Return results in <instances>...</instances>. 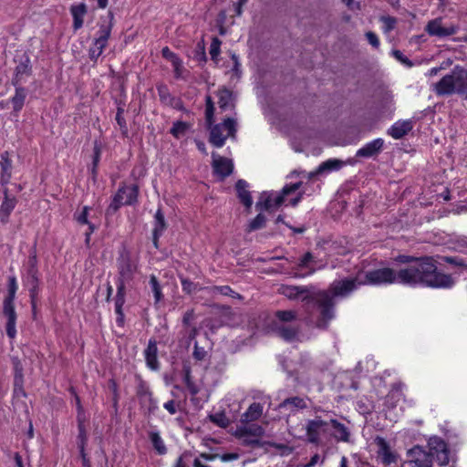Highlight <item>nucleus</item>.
Listing matches in <instances>:
<instances>
[{
    "instance_id": "f257e3e1",
    "label": "nucleus",
    "mask_w": 467,
    "mask_h": 467,
    "mask_svg": "<svg viewBox=\"0 0 467 467\" xmlns=\"http://www.w3.org/2000/svg\"><path fill=\"white\" fill-rule=\"evenodd\" d=\"M277 292L289 300L315 303L320 313L318 327H327V323L334 318V302L332 296L325 291H315L313 286L281 285Z\"/></svg>"
},
{
    "instance_id": "f03ea898",
    "label": "nucleus",
    "mask_w": 467,
    "mask_h": 467,
    "mask_svg": "<svg viewBox=\"0 0 467 467\" xmlns=\"http://www.w3.org/2000/svg\"><path fill=\"white\" fill-rule=\"evenodd\" d=\"M397 261L410 263L420 285L448 288L454 284L451 275L437 271L435 261L431 257H413L399 255Z\"/></svg>"
},
{
    "instance_id": "7ed1b4c3",
    "label": "nucleus",
    "mask_w": 467,
    "mask_h": 467,
    "mask_svg": "<svg viewBox=\"0 0 467 467\" xmlns=\"http://www.w3.org/2000/svg\"><path fill=\"white\" fill-rule=\"evenodd\" d=\"M431 90L439 97L455 94L467 99V69L461 66L454 67L449 74L431 85Z\"/></svg>"
},
{
    "instance_id": "20e7f679",
    "label": "nucleus",
    "mask_w": 467,
    "mask_h": 467,
    "mask_svg": "<svg viewBox=\"0 0 467 467\" xmlns=\"http://www.w3.org/2000/svg\"><path fill=\"white\" fill-rule=\"evenodd\" d=\"M302 182H296L285 185L280 192H264L256 202V208L265 211H274L280 207L286 195L295 192L301 187Z\"/></svg>"
},
{
    "instance_id": "39448f33",
    "label": "nucleus",
    "mask_w": 467,
    "mask_h": 467,
    "mask_svg": "<svg viewBox=\"0 0 467 467\" xmlns=\"http://www.w3.org/2000/svg\"><path fill=\"white\" fill-rule=\"evenodd\" d=\"M208 127L210 129L209 141L216 148L223 147L228 137L234 139L237 131V122L232 118L225 119L220 124H211Z\"/></svg>"
},
{
    "instance_id": "423d86ee",
    "label": "nucleus",
    "mask_w": 467,
    "mask_h": 467,
    "mask_svg": "<svg viewBox=\"0 0 467 467\" xmlns=\"http://www.w3.org/2000/svg\"><path fill=\"white\" fill-rule=\"evenodd\" d=\"M363 283L364 282H362L360 275L350 278L338 279L333 281L329 285L328 290L326 292L332 296V301L334 302L335 306V297H346L349 296L353 291L362 285Z\"/></svg>"
},
{
    "instance_id": "0eeeda50",
    "label": "nucleus",
    "mask_w": 467,
    "mask_h": 467,
    "mask_svg": "<svg viewBox=\"0 0 467 467\" xmlns=\"http://www.w3.org/2000/svg\"><path fill=\"white\" fill-rule=\"evenodd\" d=\"M363 285H381L397 284L396 270L389 267H383L368 271L362 278Z\"/></svg>"
},
{
    "instance_id": "6e6552de",
    "label": "nucleus",
    "mask_w": 467,
    "mask_h": 467,
    "mask_svg": "<svg viewBox=\"0 0 467 467\" xmlns=\"http://www.w3.org/2000/svg\"><path fill=\"white\" fill-rule=\"evenodd\" d=\"M424 30L431 36L444 38L455 35L459 26L451 23L446 24L442 17H436L426 24Z\"/></svg>"
},
{
    "instance_id": "1a4fd4ad",
    "label": "nucleus",
    "mask_w": 467,
    "mask_h": 467,
    "mask_svg": "<svg viewBox=\"0 0 467 467\" xmlns=\"http://www.w3.org/2000/svg\"><path fill=\"white\" fill-rule=\"evenodd\" d=\"M139 189L137 185L120 186L115 194L109 208L117 211L122 205H132L137 202Z\"/></svg>"
},
{
    "instance_id": "9d476101",
    "label": "nucleus",
    "mask_w": 467,
    "mask_h": 467,
    "mask_svg": "<svg viewBox=\"0 0 467 467\" xmlns=\"http://www.w3.org/2000/svg\"><path fill=\"white\" fill-rule=\"evenodd\" d=\"M110 33L111 26L109 24L103 23L99 26L98 36L95 38L92 47H90L88 50L89 58L94 62L98 60L107 47Z\"/></svg>"
},
{
    "instance_id": "9b49d317",
    "label": "nucleus",
    "mask_w": 467,
    "mask_h": 467,
    "mask_svg": "<svg viewBox=\"0 0 467 467\" xmlns=\"http://www.w3.org/2000/svg\"><path fill=\"white\" fill-rule=\"evenodd\" d=\"M26 283L30 292V297L33 306H35V298L38 291V270H37V259L36 253L31 254L28 256L26 264Z\"/></svg>"
},
{
    "instance_id": "f8f14e48",
    "label": "nucleus",
    "mask_w": 467,
    "mask_h": 467,
    "mask_svg": "<svg viewBox=\"0 0 467 467\" xmlns=\"http://www.w3.org/2000/svg\"><path fill=\"white\" fill-rule=\"evenodd\" d=\"M430 452L432 455V461L435 459L440 465L449 463V451L446 443L440 438L431 439Z\"/></svg>"
},
{
    "instance_id": "ddd939ff",
    "label": "nucleus",
    "mask_w": 467,
    "mask_h": 467,
    "mask_svg": "<svg viewBox=\"0 0 467 467\" xmlns=\"http://www.w3.org/2000/svg\"><path fill=\"white\" fill-rule=\"evenodd\" d=\"M118 270L117 284L122 283L126 286V284L132 280L137 266L129 257L123 256L119 260Z\"/></svg>"
},
{
    "instance_id": "4468645a",
    "label": "nucleus",
    "mask_w": 467,
    "mask_h": 467,
    "mask_svg": "<svg viewBox=\"0 0 467 467\" xmlns=\"http://www.w3.org/2000/svg\"><path fill=\"white\" fill-rule=\"evenodd\" d=\"M329 423L324 421L320 418H316L314 420H308L306 431L307 440L311 443H318L320 439V434L322 432H326L328 430Z\"/></svg>"
},
{
    "instance_id": "2eb2a0df",
    "label": "nucleus",
    "mask_w": 467,
    "mask_h": 467,
    "mask_svg": "<svg viewBox=\"0 0 467 467\" xmlns=\"http://www.w3.org/2000/svg\"><path fill=\"white\" fill-rule=\"evenodd\" d=\"M213 162L212 166L213 172L221 179H224L232 174L234 170V163L232 160L219 156L217 153H212Z\"/></svg>"
},
{
    "instance_id": "dca6fc26",
    "label": "nucleus",
    "mask_w": 467,
    "mask_h": 467,
    "mask_svg": "<svg viewBox=\"0 0 467 467\" xmlns=\"http://www.w3.org/2000/svg\"><path fill=\"white\" fill-rule=\"evenodd\" d=\"M409 457L413 467H431L432 455L429 451H424L420 446H415L409 451Z\"/></svg>"
},
{
    "instance_id": "f3484780",
    "label": "nucleus",
    "mask_w": 467,
    "mask_h": 467,
    "mask_svg": "<svg viewBox=\"0 0 467 467\" xmlns=\"http://www.w3.org/2000/svg\"><path fill=\"white\" fill-rule=\"evenodd\" d=\"M3 314L6 317V334L10 338H14L16 335V313L15 310L14 301L3 302Z\"/></svg>"
},
{
    "instance_id": "a211bd4d",
    "label": "nucleus",
    "mask_w": 467,
    "mask_h": 467,
    "mask_svg": "<svg viewBox=\"0 0 467 467\" xmlns=\"http://www.w3.org/2000/svg\"><path fill=\"white\" fill-rule=\"evenodd\" d=\"M405 264V266L396 270L397 284H401L409 286L420 285V283L417 279V275H415L414 271H412V266L410 263Z\"/></svg>"
},
{
    "instance_id": "6ab92c4d",
    "label": "nucleus",
    "mask_w": 467,
    "mask_h": 467,
    "mask_svg": "<svg viewBox=\"0 0 467 467\" xmlns=\"http://www.w3.org/2000/svg\"><path fill=\"white\" fill-rule=\"evenodd\" d=\"M274 331L284 340L292 342L297 338L300 329L298 326L275 323Z\"/></svg>"
},
{
    "instance_id": "aec40b11",
    "label": "nucleus",
    "mask_w": 467,
    "mask_h": 467,
    "mask_svg": "<svg viewBox=\"0 0 467 467\" xmlns=\"http://www.w3.org/2000/svg\"><path fill=\"white\" fill-rule=\"evenodd\" d=\"M374 441L378 448V455L384 464H390L396 462V455L391 451L389 445L384 438L378 436Z\"/></svg>"
},
{
    "instance_id": "412c9836",
    "label": "nucleus",
    "mask_w": 467,
    "mask_h": 467,
    "mask_svg": "<svg viewBox=\"0 0 467 467\" xmlns=\"http://www.w3.org/2000/svg\"><path fill=\"white\" fill-rule=\"evenodd\" d=\"M384 146V140L382 139H376L370 142L365 144L362 148H360L357 153V157L362 158H370L375 155H378Z\"/></svg>"
},
{
    "instance_id": "4be33fe9",
    "label": "nucleus",
    "mask_w": 467,
    "mask_h": 467,
    "mask_svg": "<svg viewBox=\"0 0 467 467\" xmlns=\"http://www.w3.org/2000/svg\"><path fill=\"white\" fill-rule=\"evenodd\" d=\"M412 128L410 120H399L388 130V134L395 140H400L407 135Z\"/></svg>"
},
{
    "instance_id": "5701e85b",
    "label": "nucleus",
    "mask_w": 467,
    "mask_h": 467,
    "mask_svg": "<svg viewBox=\"0 0 467 467\" xmlns=\"http://www.w3.org/2000/svg\"><path fill=\"white\" fill-rule=\"evenodd\" d=\"M166 228L167 224L164 218V214L161 209L159 208L154 215V227L152 230V241L156 248L158 247L159 238L160 236L162 235Z\"/></svg>"
},
{
    "instance_id": "b1692460",
    "label": "nucleus",
    "mask_w": 467,
    "mask_h": 467,
    "mask_svg": "<svg viewBox=\"0 0 467 467\" xmlns=\"http://www.w3.org/2000/svg\"><path fill=\"white\" fill-rule=\"evenodd\" d=\"M31 67L29 65V59L26 58L25 61L20 62L15 70V76L12 79L14 86H19L31 75Z\"/></svg>"
},
{
    "instance_id": "393cba45",
    "label": "nucleus",
    "mask_w": 467,
    "mask_h": 467,
    "mask_svg": "<svg viewBox=\"0 0 467 467\" xmlns=\"http://www.w3.org/2000/svg\"><path fill=\"white\" fill-rule=\"evenodd\" d=\"M328 423L334 429L333 437L337 441H350V431L346 425L334 419L330 420Z\"/></svg>"
},
{
    "instance_id": "a878e982",
    "label": "nucleus",
    "mask_w": 467,
    "mask_h": 467,
    "mask_svg": "<svg viewBox=\"0 0 467 467\" xmlns=\"http://www.w3.org/2000/svg\"><path fill=\"white\" fill-rule=\"evenodd\" d=\"M158 348L154 339H150L146 349L144 350L147 365L151 369H157L159 362L157 358Z\"/></svg>"
},
{
    "instance_id": "bb28decb",
    "label": "nucleus",
    "mask_w": 467,
    "mask_h": 467,
    "mask_svg": "<svg viewBox=\"0 0 467 467\" xmlns=\"http://www.w3.org/2000/svg\"><path fill=\"white\" fill-rule=\"evenodd\" d=\"M263 414V406L260 403H252L246 411L242 415L241 421L243 423H248L251 421L257 420Z\"/></svg>"
},
{
    "instance_id": "cd10ccee",
    "label": "nucleus",
    "mask_w": 467,
    "mask_h": 467,
    "mask_svg": "<svg viewBox=\"0 0 467 467\" xmlns=\"http://www.w3.org/2000/svg\"><path fill=\"white\" fill-rule=\"evenodd\" d=\"M306 408V401L300 397H292L285 399L279 404L280 410H286L289 412H296L298 410Z\"/></svg>"
},
{
    "instance_id": "c85d7f7f",
    "label": "nucleus",
    "mask_w": 467,
    "mask_h": 467,
    "mask_svg": "<svg viewBox=\"0 0 467 467\" xmlns=\"http://www.w3.org/2000/svg\"><path fill=\"white\" fill-rule=\"evenodd\" d=\"M265 433V430L262 426L257 424H252L247 426L238 427L235 431L236 437L252 436L254 438H260Z\"/></svg>"
},
{
    "instance_id": "c756f323",
    "label": "nucleus",
    "mask_w": 467,
    "mask_h": 467,
    "mask_svg": "<svg viewBox=\"0 0 467 467\" xmlns=\"http://www.w3.org/2000/svg\"><path fill=\"white\" fill-rule=\"evenodd\" d=\"M235 187H236L238 197H239L240 201L242 202V203L245 207L251 208V206L253 204V199L250 194V192L247 190V187H248L247 182L244 180H238Z\"/></svg>"
},
{
    "instance_id": "7c9ffc66",
    "label": "nucleus",
    "mask_w": 467,
    "mask_h": 467,
    "mask_svg": "<svg viewBox=\"0 0 467 467\" xmlns=\"http://www.w3.org/2000/svg\"><path fill=\"white\" fill-rule=\"evenodd\" d=\"M16 205V199L15 197H9L6 192H5V198L0 206V218L3 223H6L8 217L12 211L15 209Z\"/></svg>"
},
{
    "instance_id": "2f4dec72",
    "label": "nucleus",
    "mask_w": 467,
    "mask_h": 467,
    "mask_svg": "<svg viewBox=\"0 0 467 467\" xmlns=\"http://www.w3.org/2000/svg\"><path fill=\"white\" fill-rule=\"evenodd\" d=\"M71 15L73 16V27L78 30L83 26V18L87 13V6L85 4H79L72 5L70 8Z\"/></svg>"
},
{
    "instance_id": "473e14b6",
    "label": "nucleus",
    "mask_w": 467,
    "mask_h": 467,
    "mask_svg": "<svg viewBox=\"0 0 467 467\" xmlns=\"http://www.w3.org/2000/svg\"><path fill=\"white\" fill-rule=\"evenodd\" d=\"M218 104L222 110L234 108V99L232 91L227 88H222L218 91Z\"/></svg>"
},
{
    "instance_id": "72a5a7b5",
    "label": "nucleus",
    "mask_w": 467,
    "mask_h": 467,
    "mask_svg": "<svg viewBox=\"0 0 467 467\" xmlns=\"http://www.w3.org/2000/svg\"><path fill=\"white\" fill-rule=\"evenodd\" d=\"M341 161L337 160H327L324 162H322L318 168L315 171L309 173V178H313L316 175L321 174L324 171H336L338 170L341 167Z\"/></svg>"
},
{
    "instance_id": "f704fd0d",
    "label": "nucleus",
    "mask_w": 467,
    "mask_h": 467,
    "mask_svg": "<svg viewBox=\"0 0 467 467\" xmlns=\"http://www.w3.org/2000/svg\"><path fill=\"white\" fill-rule=\"evenodd\" d=\"M15 87H16V94L12 98V104H13L14 110L19 111V110H21V109L24 106V102H25V99L26 97V90L24 88H22L21 85L15 86Z\"/></svg>"
},
{
    "instance_id": "c9c22d12",
    "label": "nucleus",
    "mask_w": 467,
    "mask_h": 467,
    "mask_svg": "<svg viewBox=\"0 0 467 467\" xmlns=\"http://www.w3.org/2000/svg\"><path fill=\"white\" fill-rule=\"evenodd\" d=\"M149 438L152 443L153 448L160 455H163L167 452V448L159 432L150 431L149 433Z\"/></svg>"
},
{
    "instance_id": "e433bc0d",
    "label": "nucleus",
    "mask_w": 467,
    "mask_h": 467,
    "mask_svg": "<svg viewBox=\"0 0 467 467\" xmlns=\"http://www.w3.org/2000/svg\"><path fill=\"white\" fill-rule=\"evenodd\" d=\"M279 324H287L296 319V312L293 310H279L275 313Z\"/></svg>"
},
{
    "instance_id": "4c0bfd02",
    "label": "nucleus",
    "mask_w": 467,
    "mask_h": 467,
    "mask_svg": "<svg viewBox=\"0 0 467 467\" xmlns=\"http://www.w3.org/2000/svg\"><path fill=\"white\" fill-rule=\"evenodd\" d=\"M126 286L122 283L117 284V295L115 296V310H120L125 304Z\"/></svg>"
},
{
    "instance_id": "58836bf2",
    "label": "nucleus",
    "mask_w": 467,
    "mask_h": 467,
    "mask_svg": "<svg viewBox=\"0 0 467 467\" xmlns=\"http://www.w3.org/2000/svg\"><path fill=\"white\" fill-rule=\"evenodd\" d=\"M0 165L2 167L1 180L3 182L7 183L11 177V161L7 157L2 155Z\"/></svg>"
},
{
    "instance_id": "ea45409f",
    "label": "nucleus",
    "mask_w": 467,
    "mask_h": 467,
    "mask_svg": "<svg viewBox=\"0 0 467 467\" xmlns=\"http://www.w3.org/2000/svg\"><path fill=\"white\" fill-rule=\"evenodd\" d=\"M173 73L176 78L185 79L189 72L184 68L182 61L178 57L172 63Z\"/></svg>"
},
{
    "instance_id": "a19ab883",
    "label": "nucleus",
    "mask_w": 467,
    "mask_h": 467,
    "mask_svg": "<svg viewBox=\"0 0 467 467\" xmlns=\"http://www.w3.org/2000/svg\"><path fill=\"white\" fill-rule=\"evenodd\" d=\"M206 107H205V119L207 125H211L213 123V116H214V103L210 96L206 97Z\"/></svg>"
},
{
    "instance_id": "79ce46f5",
    "label": "nucleus",
    "mask_w": 467,
    "mask_h": 467,
    "mask_svg": "<svg viewBox=\"0 0 467 467\" xmlns=\"http://www.w3.org/2000/svg\"><path fill=\"white\" fill-rule=\"evenodd\" d=\"M150 285L154 295L155 303L160 302L162 298L161 287L154 275H151L150 277Z\"/></svg>"
},
{
    "instance_id": "37998d69",
    "label": "nucleus",
    "mask_w": 467,
    "mask_h": 467,
    "mask_svg": "<svg viewBox=\"0 0 467 467\" xmlns=\"http://www.w3.org/2000/svg\"><path fill=\"white\" fill-rule=\"evenodd\" d=\"M265 222H266L265 216L264 214H262V213H259V214L256 215V217L254 219H253L249 223L248 227H247V231L248 232H253V231L261 229V228H263L265 226Z\"/></svg>"
},
{
    "instance_id": "c03bdc74",
    "label": "nucleus",
    "mask_w": 467,
    "mask_h": 467,
    "mask_svg": "<svg viewBox=\"0 0 467 467\" xmlns=\"http://www.w3.org/2000/svg\"><path fill=\"white\" fill-rule=\"evenodd\" d=\"M16 290H17L16 278L15 276H10L8 278V293L4 300L15 301Z\"/></svg>"
},
{
    "instance_id": "a18cd8bd",
    "label": "nucleus",
    "mask_w": 467,
    "mask_h": 467,
    "mask_svg": "<svg viewBox=\"0 0 467 467\" xmlns=\"http://www.w3.org/2000/svg\"><path fill=\"white\" fill-rule=\"evenodd\" d=\"M213 292H219L221 295L232 296L234 298L242 299V296L234 290L228 285H223V286H213L212 288Z\"/></svg>"
},
{
    "instance_id": "49530a36",
    "label": "nucleus",
    "mask_w": 467,
    "mask_h": 467,
    "mask_svg": "<svg viewBox=\"0 0 467 467\" xmlns=\"http://www.w3.org/2000/svg\"><path fill=\"white\" fill-rule=\"evenodd\" d=\"M188 129V125L185 122L182 121H177L173 123V126L171 130V133L176 137L179 138L180 136L183 135Z\"/></svg>"
},
{
    "instance_id": "de8ad7c7",
    "label": "nucleus",
    "mask_w": 467,
    "mask_h": 467,
    "mask_svg": "<svg viewBox=\"0 0 467 467\" xmlns=\"http://www.w3.org/2000/svg\"><path fill=\"white\" fill-rule=\"evenodd\" d=\"M88 210H89V208L88 206H85L82 208V210L79 213H77L75 214V218L78 223L88 224V226H89V224H93L88 219Z\"/></svg>"
},
{
    "instance_id": "09e8293b",
    "label": "nucleus",
    "mask_w": 467,
    "mask_h": 467,
    "mask_svg": "<svg viewBox=\"0 0 467 467\" xmlns=\"http://www.w3.org/2000/svg\"><path fill=\"white\" fill-rule=\"evenodd\" d=\"M392 56L407 67H412L414 63L410 60L400 50H393Z\"/></svg>"
},
{
    "instance_id": "8fccbe9b",
    "label": "nucleus",
    "mask_w": 467,
    "mask_h": 467,
    "mask_svg": "<svg viewBox=\"0 0 467 467\" xmlns=\"http://www.w3.org/2000/svg\"><path fill=\"white\" fill-rule=\"evenodd\" d=\"M380 20L383 23V28L385 33H389L391 30H393L397 24V19L393 16H382Z\"/></svg>"
},
{
    "instance_id": "3c124183",
    "label": "nucleus",
    "mask_w": 467,
    "mask_h": 467,
    "mask_svg": "<svg viewBox=\"0 0 467 467\" xmlns=\"http://www.w3.org/2000/svg\"><path fill=\"white\" fill-rule=\"evenodd\" d=\"M240 440H242V444L245 446H251V447H262L263 443L260 441L258 438H254L252 436H244V437H238Z\"/></svg>"
},
{
    "instance_id": "603ef678",
    "label": "nucleus",
    "mask_w": 467,
    "mask_h": 467,
    "mask_svg": "<svg viewBox=\"0 0 467 467\" xmlns=\"http://www.w3.org/2000/svg\"><path fill=\"white\" fill-rule=\"evenodd\" d=\"M123 112H124L123 109H121V108L118 109V111L116 114V121L119 124L122 133L124 135H126L128 133V128H127L126 120L123 117Z\"/></svg>"
},
{
    "instance_id": "864d4df0",
    "label": "nucleus",
    "mask_w": 467,
    "mask_h": 467,
    "mask_svg": "<svg viewBox=\"0 0 467 467\" xmlns=\"http://www.w3.org/2000/svg\"><path fill=\"white\" fill-rule=\"evenodd\" d=\"M206 356H207V351L203 348L199 347L197 342H195L194 349L192 352L193 358L198 361H202L206 358Z\"/></svg>"
},
{
    "instance_id": "5fc2aeb1",
    "label": "nucleus",
    "mask_w": 467,
    "mask_h": 467,
    "mask_svg": "<svg viewBox=\"0 0 467 467\" xmlns=\"http://www.w3.org/2000/svg\"><path fill=\"white\" fill-rule=\"evenodd\" d=\"M221 42L218 38H213L210 47V55L213 60H216L220 53Z\"/></svg>"
},
{
    "instance_id": "6e6d98bb",
    "label": "nucleus",
    "mask_w": 467,
    "mask_h": 467,
    "mask_svg": "<svg viewBox=\"0 0 467 467\" xmlns=\"http://www.w3.org/2000/svg\"><path fill=\"white\" fill-rule=\"evenodd\" d=\"M210 419L213 422H214L215 424H217L220 427H225L228 424L227 418L225 417L224 414H222V413L211 415Z\"/></svg>"
},
{
    "instance_id": "4d7b16f0",
    "label": "nucleus",
    "mask_w": 467,
    "mask_h": 467,
    "mask_svg": "<svg viewBox=\"0 0 467 467\" xmlns=\"http://www.w3.org/2000/svg\"><path fill=\"white\" fill-rule=\"evenodd\" d=\"M181 282L182 290L188 294H191L197 289V285L186 278H182Z\"/></svg>"
},
{
    "instance_id": "13d9d810",
    "label": "nucleus",
    "mask_w": 467,
    "mask_h": 467,
    "mask_svg": "<svg viewBox=\"0 0 467 467\" xmlns=\"http://www.w3.org/2000/svg\"><path fill=\"white\" fill-rule=\"evenodd\" d=\"M366 36V38L367 40L368 41V43L374 47V48H378L379 47V39L378 37V36L372 32V31H368L365 34Z\"/></svg>"
},
{
    "instance_id": "bf43d9fd",
    "label": "nucleus",
    "mask_w": 467,
    "mask_h": 467,
    "mask_svg": "<svg viewBox=\"0 0 467 467\" xmlns=\"http://www.w3.org/2000/svg\"><path fill=\"white\" fill-rule=\"evenodd\" d=\"M161 54L162 56L168 59L169 61H171V63H172L174 60H176L179 57L173 53L172 51L170 50V48L168 47H165L162 48L161 50Z\"/></svg>"
},
{
    "instance_id": "052dcab7",
    "label": "nucleus",
    "mask_w": 467,
    "mask_h": 467,
    "mask_svg": "<svg viewBox=\"0 0 467 467\" xmlns=\"http://www.w3.org/2000/svg\"><path fill=\"white\" fill-rule=\"evenodd\" d=\"M191 456L190 451H184L176 461L174 467H189L184 462L185 459H188Z\"/></svg>"
},
{
    "instance_id": "680f3d73",
    "label": "nucleus",
    "mask_w": 467,
    "mask_h": 467,
    "mask_svg": "<svg viewBox=\"0 0 467 467\" xmlns=\"http://www.w3.org/2000/svg\"><path fill=\"white\" fill-rule=\"evenodd\" d=\"M222 462H231L239 459V454L235 452L218 454V457Z\"/></svg>"
},
{
    "instance_id": "e2e57ef3",
    "label": "nucleus",
    "mask_w": 467,
    "mask_h": 467,
    "mask_svg": "<svg viewBox=\"0 0 467 467\" xmlns=\"http://www.w3.org/2000/svg\"><path fill=\"white\" fill-rule=\"evenodd\" d=\"M164 409L171 415L175 414L177 412V405L174 400H169L164 403L163 405Z\"/></svg>"
},
{
    "instance_id": "0e129e2a",
    "label": "nucleus",
    "mask_w": 467,
    "mask_h": 467,
    "mask_svg": "<svg viewBox=\"0 0 467 467\" xmlns=\"http://www.w3.org/2000/svg\"><path fill=\"white\" fill-rule=\"evenodd\" d=\"M313 259V255L311 253H306L305 255L300 259V262L298 264L299 267L304 268L307 266V264Z\"/></svg>"
},
{
    "instance_id": "69168bd1",
    "label": "nucleus",
    "mask_w": 467,
    "mask_h": 467,
    "mask_svg": "<svg viewBox=\"0 0 467 467\" xmlns=\"http://www.w3.org/2000/svg\"><path fill=\"white\" fill-rule=\"evenodd\" d=\"M194 318V313L192 310H190V311H187L184 316H183V318H182V323L185 325V326H189L191 324V322L193 320Z\"/></svg>"
},
{
    "instance_id": "338daca9",
    "label": "nucleus",
    "mask_w": 467,
    "mask_h": 467,
    "mask_svg": "<svg viewBox=\"0 0 467 467\" xmlns=\"http://www.w3.org/2000/svg\"><path fill=\"white\" fill-rule=\"evenodd\" d=\"M96 226L95 224H89L88 226V230L85 233V244L87 246H89V243H90V235L92 234V233L96 230Z\"/></svg>"
},
{
    "instance_id": "774afa93",
    "label": "nucleus",
    "mask_w": 467,
    "mask_h": 467,
    "mask_svg": "<svg viewBox=\"0 0 467 467\" xmlns=\"http://www.w3.org/2000/svg\"><path fill=\"white\" fill-rule=\"evenodd\" d=\"M157 90H158V93H159V96L161 98V100L165 99L167 95H168V88L166 86L164 85H159L157 87Z\"/></svg>"
}]
</instances>
